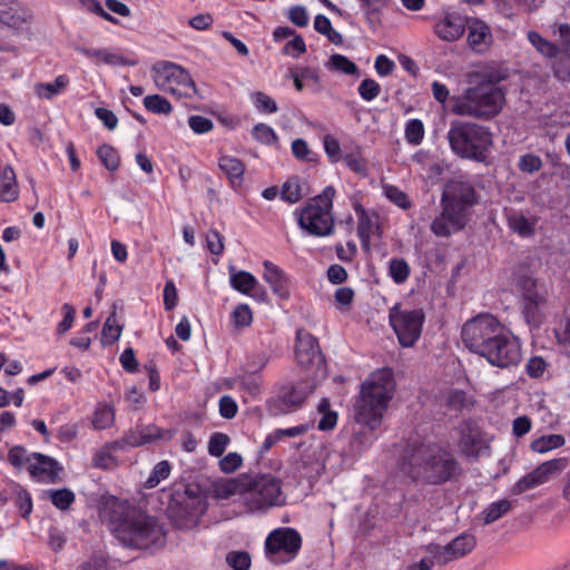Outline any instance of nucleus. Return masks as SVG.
Instances as JSON below:
<instances>
[{
	"label": "nucleus",
	"instance_id": "obj_1",
	"mask_svg": "<svg viewBox=\"0 0 570 570\" xmlns=\"http://www.w3.org/2000/svg\"><path fill=\"white\" fill-rule=\"evenodd\" d=\"M402 470L412 479L439 484L460 474V465L451 453L440 445L413 440L405 449Z\"/></svg>",
	"mask_w": 570,
	"mask_h": 570
},
{
	"label": "nucleus",
	"instance_id": "obj_2",
	"mask_svg": "<svg viewBox=\"0 0 570 570\" xmlns=\"http://www.w3.org/2000/svg\"><path fill=\"white\" fill-rule=\"evenodd\" d=\"M112 523L115 535L126 547L158 549L166 543V532L158 520L135 508L117 504Z\"/></svg>",
	"mask_w": 570,
	"mask_h": 570
},
{
	"label": "nucleus",
	"instance_id": "obj_3",
	"mask_svg": "<svg viewBox=\"0 0 570 570\" xmlns=\"http://www.w3.org/2000/svg\"><path fill=\"white\" fill-rule=\"evenodd\" d=\"M393 373L389 368L373 372L361 385L353 407V417L361 425L375 430L382 421L394 393Z\"/></svg>",
	"mask_w": 570,
	"mask_h": 570
},
{
	"label": "nucleus",
	"instance_id": "obj_4",
	"mask_svg": "<svg viewBox=\"0 0 570 570\" xmlns=\"http://www.w3.org/2000/svg\"><path fill=\"white\" fill-rule=\"evenodd\" d=\"M475 203V190L465 181L451 180L441 197L442 212L431 223V230L438 237H449L464 228L468 210Z\"/></svg>",
	"mask_w": 570,
	"mask_h": 570
},
{
	"label": "nucleus",
	"instance_id": "obj_5",
	"mask_svg": "<svg viewBox=\"0 0 570 570\" xmlns=\"http://www.w3.org/2000/svg\"><path fill=\"white\" fill-rule=\"evenodd\" d=\"M475 203V190L465 181L451 180L441 197L442 212L431 223V230L438 237H449L464 228L468 210Z\"/></svg>",
	"mask_w": 570,
	"mask_h": 570
},
{
	"label": "nucleus",
	"instance_id": "obj_6",
	"mask_svg": "<svg viewBox=\"0 0 570 570\" xmlns=\"http://www.w3.org/2000/svg\"><path fill=\"white\" fill-rule=\"evenodd\" d=\"M504 104L502 89L491 80H482L470 87L462 96L451 98V111L458 116L491 119Z\"/></svg>",
	"mask_w": 570,
	"mask_h": 570
},
{
	"label": "nucleus",
	"instance_id": "obj_7",
	"mask_svg": "<svg viewBox=\"0 0 570 570\" xmlns=\"http://www.w3.org/2000/svg\"><path fill=\"white\" fill-rule=\"evenodd\" d=\"M446 138L455 155L480 163L487 159L493 145L490 129L472 121H452Z\"/></svg>",
	"mask_w": 570,
	"mask_h": 570
},
{
	"label": "nucleus",
	"instance_id": "obj_8",
	"mask_svg": "<svg viewBox=\"0 0 570 570\" xmlns=\"http://www.w3.org/2000/svg\"><path fill=\"white\" fill-rule=\"evenodd\" d=\"M285 501L279 479L272 474H245L244 507L248 512H264Z\"/></svg>",
	"mask_w": 570,
	"mask_h": 570
},
{
	"label": "nucleus",
	"instance_id": "obj_9",
	"mask_svg": "<svg viewBox=\"0 0 570 570\" xmlns=\"http://www.w3.org/2000/svg\"><path fill=\"white\" fill-rule=\"evenodd\" d=\"M335 189L327 186L323 193L306 204L298 214L299 227L309 235L324 237L334 230V217L332 214Z\"/></svg>",
	"mask_w": 570,
	"mask_h": 570
},
{
	"label": "nucleus",
	"instance_id": "obj_10",
	"mask_svg": "<svg viewBox=\"0 0 570 570\" xmlns=\"http://www.w3.org/2000/svg\"><path fill=\"white\" fill-rule=\"evenodd\" d=\"M168 510L177 528L193 529L207 510L206 497L198 485H187L174 495Z\"/></svg>",
	"mask_w": 570,
	"mask_h": 570
},
{
	"label": "nucleus",
	"instance_id": "obj_11",
	"mask_svg": "<svg viewBox=\"0 0 570 570\" xmlns=\"http://www.w3.org/2000/svg\"><path fill=\"white\" fill-rule=\"evenodd\" d=\"M156 87L177 97L191 98L198 90L189 72L174 62L160 61L153 67Z\"/></svg>",
	"mask_w": 570,
	"mask_h": 570
},
{
	"label": "nucleus",
	"instance_id": "obj_12",
	"mask_svg": "<svg viewBox=\"0 0 570 570\" xmlns=\"http://www.w3.org/2000/svg\"><path fill=\"white\" fill-rule=\"evenodd\" d=\"M502 330L503 326L494 316L481 314L463 325L462 342L471 352L481 355Z\"/></svg>",
	"mask_w": 570,
	"mask_h": 570
},
{
	"label": "nucleus",
	"instance_id": "obj_13",
	"mask_svg": "<svg viewBox=\"0 0 570 570\" xmlns=\"http://www.w3.org/2000/svg\"><path fill=\"white\" fill-rule=\"evenodd\" d=\"M389 317L400 344L404 347L413 346L422 332L425 318L423 311L402 309L395 305L390 309Z\"/></svg>",
	"mask_w": 570,
	"mask_h": 570
},
{
	"label": "nucleus",
	"instance_id": "obj_14",
	"mask_svg": "<svg viewBox=\"0 0 570 570\" xmlns=\"http://www.w3.org/2000/svg\"><path fill=\"white\" fill-rule=\"evenodd\" d=\"M569 465L567 458L552 459L542 462L528 474L522 476L511 489L512 494L519 495L541 487L558 478Z\"/></svg>",
	"mask_w": 570,
	"mask_h": 570
},
{
	"label": "nucleus",
	"instance_id": "obj_15",
	"mask_svg": "<svg viewBox=\"0 0 570 570\" xmlns=\"http://www.w3.org/2000/svg\"><path fill=\"white\" fill-rule=\"evenodd\" d=\"M491 365L498 367H509L515 365L521 360V351L518 341L504 331L500 332L491 344L480 355Z\"/></svg>",
	"mask_w": 570,
	"mask_h": 570
},
{
	"label": "nucleus",
	"instance_id": "obj_16",
	"mask_svg": "<svg viewBox=\"0 0 570 570\" xmlns=\"http://www.w3.org/2000/svg\"><path fill=\"white\" fill-rule=\"evenodd\" d=\"M476 547V539L471 533H462L444 546L430 544L429 552L439 564H446L471 553Z\"/></svg>",
	"mask_w": 570,
	"mask_h": 570
},
{
	"label": "nucleus",
	"instance_id": "obj_17",
	"mask_svg": "<svg viewBox=\"0 0 570 570\" xmlns=\"http://www.w3.org/2000/svg\"><path fill=\"white\" fill-rule=\"evenodd\" d=\"M302 538L299 533L292 528H278L272 531L266 538V552L275 556L279 552L286 553L293 559L299 551Z\"/></svg>",
	"mask_w": 570,
	"mask_h": 570
},
{
	"label": "nucleus",
	"instance_id": "obj_18",
	"mask_svg": "<svg viewBox=\"0 0 570 570\" xmlns=\"http://www.w3.org/2000/svg\"><path fill=\"white\" fill-rule=\"evenodd\" d=\"M459 446L461 451L471 458H478L489 448V441L473 422H463L459 428Z\"/></svg>",
	"mask_w": 570,
	"mask_h": 570
},
{
	"label": "nucleus",
	"instance_id": "obj_19",
	"mask_svg": "<svg viewBox=\"0 0 570 570\" xmlns=\"http://www.w3.org/2000/svg\"><path fill=\"white\" fill-rule=\"evenodd\" d=\"M465 22L469 47L476 53L485 52L493 42L490 27L483 20L475 17L465 18Z\"/></svg>",
	"mask_w": 570,
	"mask_h": 570
},
{
	"label": "nucleus",
	"instance_id": "obj_20",
	"mask_svg": "<svg viewBox=\"0 0 570 570\" xmlns=\"http://www.w3.org/2000/svg\"><path fill=\"white\" fill-rule=\"evenodd\" d=\"M295 357L297 363L303 367H307L314 362L322 361L318 342L316 337L306 330L301 328L296 332Z\"/></svg>",
	"mask_w": 570,
	"mask_h": 570
},
{
	"label": "nucleus",
	"instance_id": "obj_21",
	"mask_svg": "<svg viewBox=\"0 0 570 570\" xmlns=\"http://www.w3.org/2000/svg\"><path fill=\"white\" fill-rule=\"evenodd\" d=\"M27 470L33 478L53 482L61 471V466L51 456L31 453L27 458Z\"/></svg>",
	"mask_w": 570,
	"mask_h": 570
},
{
	"label": "nucleus",
	"instance_id": "obj_22",
	"mask_svg": "<svg viewBox=\"0 0 570 570\" xmlns=\"http://www.w3.org/2000/svg\"><path fill=\"white\" fill-rule=\"evenodd\" d=\"M264 279L271 285L273 293L282 299L291 296V281L283 269L269 261L264 262Z\"/></svg>",
	"mask_w": 570,
	"mask_h": 570
},
{
	"label": "nucleus",
	"instance_id": "obj_23",
	"mask_svg": "<svg viewBox=\"0 0 570 570\" xmlns=\"http://www.w3.org/2000/svg\"><path fill=\"white\" fill-rule=\"evenodd\" d=\"M30 14L16 0H0V22L12 29H20Z\"/></svg>",
	"mask_w": 570,
	"mask_h": 570
},
{
	"label": "nucleus",
	"instance_id": "obj_24",
	"mask_svg": "<svg viewBox=\"0 0 570 570\" xmlns=\"http://www.w3.org/2000/svg\"><path fill=\"white\" fill-rule=\"evenodd\" d=\"M465 18L446 14L434 26L435 35L443 41L454 42L459 40L465 31Z\"/></svg>",
	"mask_w": 570,
	"mask_h": 570
},
{
	"label": "nucleus",
	"instance_id": "obj_25",
	"mask_svg": "<svg viewBox=\"0 0 570 570\" xmlns=\"http://www.w3.org/2000/svg\"><path fill=\"white\" fill-rule=\"evenodd\" d=\"M245 474L233 479H219L213 482L210 492L213 498L227 500L233 495H240L244 499Z\"/></svg>",
	"mask_w": 570,
	"mask_h": 570
},
{
	"label": "nucleus",
	"instance_id": "obj_26",
	"mask_svg": "<svg viewBox=\"0 0 570 570\" xmlns=\"http://www.w3.org/2000/svg\"><path fill=\"white\" fill-rule=\"evenodd\" d=\"M544 305V292L528 293L523 297V313L529 324L538 326L542 322Z\"/></svg>",
	"mask_w": 570,
	"mask_h": 570
},
{
	"label": "nucleus",
	"instance_id": "obj_27",
	"mask_svg": "<svg viewBox=\"0 0 570 570\" xmlns=\"http://www.w3.org/2000/svg\"><path fill=\"white\" fill-rule=\"evenodd\" d=\"M76 50L82 56L102 62L109 66H135L137 61L128 60L121 55L109 51L108 49H90L87 47H77Z\"/></svg>",
	"mask_w": 570,
	"mask_h": 570
},
{
	"label": "nucleus",
	"instance_id": "obj_28",
	"mask_svg": "<svg viewBox=\"0 0 570 570\" xmlns=\"http://www.w3.org/2000/svg\"><path fill=\"white\" fill-rule=\"evenodd\" d=\"M19 198V186L14 169L6 165L0 173V202L12 203Z\"/></svg>",
	"mask_w": 570,
	"mask_h": 570
},
{
	"label": "nucleus",
	"instance_id": "obj_29",
	"mask_svg": "<svg viewBox=\"0 0 570 570\" xmlns=\"http://www.w3.org/2000/svg\"><path fill=\"white\" fill-rule=\"evenodd\" d=\"M315 385L307 381H301L296 384L286 386L281 396L283 404L287 407L301 405L305 399L314 391Z\"/></svg>",
	"mask_w": 570,
	"mask_h": 570
},
{
	"label": "nucleus",
	"instance_id": "obj_30",
	"mask_svg": "<svg viewBox=\"0 0 570 570\" xmlns=\"http://www.w3.org/2000/svg\"><path fill=\"white\" fill-rule=\"evenodd\" d=\"M218 166L226 174L233 185H239L245 171V165L232 156H222Z\"/></svg>",
	"mask_w": 570,
	"mask_h": 570
},
{
	"label": "nucleus",
	"instance_id": "obj_31",
	"mask_svg": "<svg viewBox=\"0 0 570 570\" xmlns=\"http://www.w3.org/2000/svg\"><path fill=\"white\" fill-rule=\"evenodd\" d=\"M122 333V325L118 323L116 309L110 313L101 331V344L111 345L116 343Z\"/></svg>",
	"mask_w": 570,
	"mask_h": 570
},
{
	"label": "nucleus",
	"instance_id": "obj_32",
	"mask_svg": "<svg viewBox=\"0 0 570 570\" xmlns=\"http://www.w3.org/2000/svg\"><path fill=\"white\" fill-rule=\"evenodd\" d=\"M230 285L243 294H249L256 287L257 279L248 272L230 268Z\"/></svg>",
	"mask_w": 570,
	"mask_h": 570
},
{
	"label": "nucleus",
	"instance_id": "obj_33",
	"mask_svg": "<svg viewBox=\"0 0 570 570\" xmlns=\"http://www.w3.org/2000/svg\"><path fill=\"white\" fill-rule=\"evenodd\" d=\"M326 68L331 71L342 72L348 76H358V67L347 57L334 53L326 62Z\"/></svg>",
	"mask_w": 570,
	"mask_h": 570
},
{
	"label": "nucleus",
	"instance_id": "obj_34",
	"mask_svg": "<svg viewBox=\"0 0 570 570\" xmlns=\"http://www.w3.org/2000/svg\"><path fill=\"white\" fill-rule=\"evenodd\" d=\"M512 509V502L509 500H500L491 503L481 514L484 524H490L499 520Z\"/></svg>",
	"mask_w": 570,
	"mask_h": 570
},
{
	"label": "nucleus",
	"instance_id": "obj_35",
	"mask_svg": "<svg viewBox=\"0 0 570 570\" xmlns=\"http://www.w3.org/2000/svg\"><path fill=\"white\" fill-rule=\"evenodd\" d=\"M114 422V407L107 404L98 405L91 419L92 426L97 430H104L110 428Z\"/></svg>",
	"mask_w": 570,
	"mask_h": 570
},
{
	"label": "nucleus",
	"instance_id": "obj_36",
	"mask_svg": "<svg viewBox=\"0 0 570 570\" xmlns=\"http://www.w3.org/2000/svg\"><path fill=\"white\" fill-rule=\"evenodd\" d=\"M68 85V78L63 75L58 76L53 82L38 83L36 86V94L39 98L51 99L58 95Z\"/></svg>",
	"mask_w": 570,
	"mask_h": 570
},
{
	"label": "nucleus",
	"instance_id": "obj_37",
	"mask_svg": "<svg viewBox=\"0 0 570 570\" xmlns=\"http://www.w3.org/2000/svg\"><path fill=\"white\" fill-rule=\"evenodd\" d=\"M566 440L561 434L542 435L532 441L531 449L538 453H544L550 450L561 448Z\"/></svg>",
	"mask_w": 570,
	"mask_h": 570
},
{
	"label": "nucleus",
	"instance_id": "obj_38",
	"mask_svg": "<svg viewBox=\"0 0 570 570\" xmlns=\"http://www.w3.org/2000/svg\"><path fill=\"white\" fill-rule=\"evenodd\" d=\"M528 40L542 56L547 58H556L559 53V48L556 45L542 38L535 31L528 32Z\"/></svg>",
	"mask_w": 570,
	"mask_h": 570
},
{
	"label": "nucleus",
	"instance_id": "obj_39",
	"mask_svg": "<svg viewBox=\"0 0 570 570\" xmlns=\"http://www.w3.org/2000/svg\"><path fill=\"white\" fill-rule=\"evenodd\" d=\"M318 413L322 415L317 428L321 431H330L335 428L337 422V414L334 411L330 410V402L327 399H323L318 406H317Z\"/></svg>",
	"mask_w": 570,
	"mask_h": 570
},
{
	"label": "nucleus",
	"instance_id": "obj_40",
	"mask_svg": "<svg viewBox=\"0 0 570 570\" xmlns=\"http://www.w3.org/2000/svg\"><path fill=\"white\" fill-rule=\"evenodd\" d=\"M97 155L102 165L111 171L118 169L120 159L117 150L110 145H102L98 148Z\"/></svg>",
	"mask_w": 570,
	"mask_h": 570
},
{
	"label": "nucleus",
	"instance_id": "obj_41",
	"mask_svg": "<svg viewBox=\"0 0 570 570\" xmlns=\"http://www.w3.org/2000/svg\"><path fill=\"white\" fill-rule=\"evenodd\" d=\"M144 105L147 110L154 114L168 115L171 111L170 102L160 95H149L144 98Z\"/></svg>",
	"mask_w": 570,
	"mask_h": 570
},
{
	"label": "nucleus",
	"instance_id": "obj_42",
	"mask_svg": "<svg viewBox=\"0 0 570 570\" xmlns=\"http://www.w3.org/2000/svg\"><path fill=\"white\" fill-rule=\"evenodd\" d=\"M389 274L396 284H402L410 275V266L402 258H393L390 262Z\"/></svg>",
	"mask_w": 570,
	"mask_h": 570
},
{
	"label": "nucleus",
	"instance_id": "obj_43",
	"mask_svg": "<svg viewBox=\"0 0 570 570\" xmlns=\"http://www.w3.org/2000/svg\"><path fill=\"white\" fill-rule=\"evenodd\" d=\"M253 313L248 305L239 304L232 313V323L236 328H244L252 324Z\"/></svg>",
	"mask_w": 570,
	"mask_h": 570
},
{
	"label": "nucleus",
	"instance_id": "obj_44",
	"mask_svg": "<svg viewBox=\"0 0 570 570\" xmlns=\"http://www.w3.org/2000/svg\"><path fill=\"white\" fill-rule=\"evenodd\" d=\"M226 562L234 570H249L252 559L245 551H230L226 554Z\"/></svg>",
	"mask_w": 570,
	"mask_h": 570
},
{
	"label": "nucleus",
	"instance_id": "obj_45",
	"mask_svg": "<svg viewBox=\"0 0 570 570\" xmlns=\"http://www.w3.org/2000/svg\"><path fill=\"white\" fill-rule=\"evenodd\" d=\"M229 442L230 439L225 433L216 432L212 434L208 442V453L216 458L222 456Z\"/></svg>",
	"mask_w": 570,
	"mask_h": 570
},
{
	"label": "nucleus",
	"instance_id": "obj_46",
	"mask_svg": "<svg viewBox=\"0 0 570 570\" xmlns=\"http://www.w3.org/2000/svg\"><path fill=\"white\" fill-rule=\"evenodd\" d=\"M383 193L392 203H394L399 207L403 209H407L411 207V202L407 195L400 188L386 184L383 185Z\"/></svg>",
	"mask_w": 570,
	"mask_h": 570
},
{
	"label": "nucleus",
	"instance_id": "obj_47",
	"mask_svg": "<svg viewBox=\"0 0 570 570\" xmlns=\"http://www.w3.org/2000/svg\"><path fill=\"white\" fill-rule=\"evenodd\" d=\"M424 137V126L421 120L412 119L405 127V139L411 145H420Z\"/></svg>",
	"mask_w": 570,
	"mask_h": 570
},
{
	"label": "nucleus",
	"instance_id": "obj_48",
	"mask_svg": "<svg viewBox=\"0 0 570 570\" xmlns=\"http://www.w3.org/2000/svg\"><path fill=\"white\" fill-rule=\"evenodd\" d=\"M170 473V465L167 461H160L158 462L153 472L150 473L149 478L146 481V488H155L159 484L161 480H165L169 476Z\"/></svg>",
	"mask_w": 570,
	"mask_h": 570
},
{
	"label": "nucleus",
	"instance_id": "obj_49",
	"mask_svg": "<svg viewBox=\"0 0 570 570\" xmlns=\"http://www.w3.org/2000/svg\"><path fill=\"white\" fill-rule=\"evenodd\" d=\"M509 226L521 236H530L533 233V224L523 215H511L508 219Z\"/></svg>",
	"mask_w": 570,
	"mask_h": 570
},
{
	"label": "nucleus",
	"instance_id": "obj_50",
	"mask_svg": "<svg viewBox=\"0 0 570 570\" xmlns=\"http://www.w3.org/2000/svg\"><path fill=\"white\" fill-rule=\"evenodd\" d=\"M253 138L261 144L272 145L277 141V136L272 127L265 124H257L252 130Z\"/></svg>",
	"mask_w": 570,
	"mask_h": 570
},
{
	"label": "nucleus",
	"instance_id": "obj_51",
	"mask_svg": "<svg viewBox=\"0 0 570 570\" xmlns=\"http://www.w3.org/2000/svg\"><path fill=\"white\" fill-rule=\"evenodd\" d=\"M346 166L353 170L354 173L365 176L366 175V163L364 158L361 156V151L358 148L356 150L346 154L343 157Z\"/></svg>",
	"mask_w": 570,
	"mask_h": 570
},
{
	"label": "nucleus",
	"instance_id": "obj_52",
	"mask_svg": "<svg viewBox=\"0 0 570 570\" xmlns=\"http://www.w3.org/2000/svg\"><path fill=\"white\" fill-rule=\"evenodd\" d=\"M50 499L58 509L66 510L75 501V494L68 489H61L51 491Z\"/></svg>",
	"mask_w": 570,
	"mask_h": 570
},
{
	"label": "nucleus",
	"instance_id": "obj_53",
	"mask_svg": "<svg viewBox=\"0 0 570 570\" xmlns=\"http://www.w3.org/2000/svg\"><path fill=\"white\" fill-rule=\"evenodd\" d=\"M110 446L105 445L95 454L92 463L96 468L111 469L116 465V461L111 454Z\"/></svg>",
	"mask_w": 570,
	"mask_h": 570
},
{
	"label": "nucleus",
	"instance_id": "obj_54",
	"mask_svg": "<svg viewBox=\"0 0 570 570\" xmlns=\"http://www.w3.org/2000/svg\"><path fill=\"white\" fill-rule=\"evenodd\" d=\"M282 198L291 204H295L302 198L301 186L297 180L291 179L283 185Z\"/></svg>",
	"mask_w": 570,
	"mask_h": 570
},
{
	"label": "nucleus",
	"instance_id": "obj_55",
	"mask_svg": "<svg viewBox=\"0 0 570 570\" xmlns=\"http://www.w3.org/2000/svg\"><path fill=\"white\" fill-rule=\"evenodd\" d=\"M255 107L262 112L273 114L277 111L276 102L266 94L257 91L253 94Z\"/></svg>",
	"mask_w": 570,
	"mask_h": 570
},
{
	"label": "nucleus",
	"instance_id": "obj_56",
	"mask_svg": "<svg viewBox=\"0 0 570 570\" xmlns=\"http://www.w3.org/2000/svg\"><path fill=\"white\" fill-rule=\"evenodd\" d=\"M380 92L381 86L375 80L370 78L364 79L358 87L360 96L366 101L375 99Z\"/></svg>",
	"mask_w": 570,
	"mask_h": 570
},
{
	"label": "nucleus",
	"instance_id": "obj_57",
	"mask_svg": "<svg viewBox=\"0 0 570 570\" xmlns=\"http://www.w3.org/2000/svg\"><path fill=\"white\" fill-rule=\"evenodd\" d=\"M243 463V458L236 452H229L219 460V468L225 473L235 472Z\"/></svg>",
	"mask_w": 570,
	"mask_h": 570
},
{
	"label": "nucleus",
	"instance_id": "obj_58",
	"mask_svg": "<svg viewBox=\"0 0 570 570\" xmlns=\"http://www.w3.org/2000/svg\"><path fill=\"white\" fill-rule=\"evenodd\" d=\"M324 149L331 163H337L342 158L340 142L334 136L324 137Z\"/></svg>",
	"mask_w": 570,
	"mask_h": 570
},
{
	"label": "nucleus",
	"instance_id": "obj_59",
	"mask_svg": "<svg viewBox=\"0 0 570 570\" xmlns=\"http://www.w3.org/2000/svg\"><path fill=\"white\" fill-rule=\"evenodd\" d=\"M542 167V161L539 156L527 154L520 157L519 168L520 170L529 174H533Z\"/></svg>",
	"mask_w": 570,
	"mask_h": 570
},
{
	"label": "nucleus",
	"instance_id": "obj_60",
	"mask_svg": "<svg viewBox=\"0 0 570 570\" xmlns=\"http://www.w3.org/2000/svg\"><path fill=\"white\" fill-rule=\"evenodd\" d=\"M16 505L22 518H28L32 511V501L30 494L24 490H18L16 493Z\"/></svg>",
	"mask_w": 570,
	"mask_h": 570
},
{
	"label": "nucleus",
	"instance_id": "obj_61",
	"mask_svg": "<svg viewBox=\"0 0 570 570\" xmlns=\"http://www.w3.org/2000/svg\"><path fill=\"white\" fill-rule=\"evenodd\" d=\"M188 125L196 134H206L214 127L213 121L203 116H190L188 118Z\"/></svg>",
	"mask_w": 570,
	"mask_h": 570
},
{
	"label": "nucleus",
	"instance_id": "obj_62",
	"mask_svg": "<svg viewBox=\"0 0 570 570\" xmlns=\"http://www.w3.org/2000/svg\"><path fill=\"white\" fill-rule=\"evenodd\" d=\"M65 317L57 326V333L59 335H63L73 324L76 311L73 306L68 303H65L61 307Z\"/></svg>",
	"mask_w": 570,
	"mask_h": 570
},
{
	"label": "nucleus",
	"instance_id": "obj_63",
	"mask_svg": "<svg viewBox=\"0 0 570 570\" xmlns=\"http://www.w3.org/2000/svg\"><path fill=\"white\" fill-rule=\"evenodd\" d=\"M207 248L214 255H220L224 252L223 236L215 229L209 230L207 238Z\"/></svg>",
	"mask_w": 570,
	"mask_h": 570
},
{
	"label": "nucleus",
	"instance_id": "obj_64",
	"mask_svg": "<svg viewBox=\"0 0 570 570\" xmlns=\"http://www.w3.org/2000/svg\"><path fill=\"white\" fill-rule=\"evenodd\" d=\"M79 570H109V568L105 557L94 556L83 562Z\"/></svg>",
	"mask_w": 570,
	"mask_h": 570
}]
</instances>
